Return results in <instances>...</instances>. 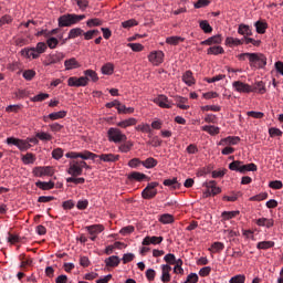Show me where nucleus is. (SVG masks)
Wrapping results in <instances>:
<instances>
[{"instance_id": "nucleus-1", "label": "nucleus", "mask_w": 283, "mask_h": 283, "mask_svg": "<svg viewBox=\"0 0 283 283\" xmlns=\"http://www.w3.org/2000/svg\"><path fill=\"white\" fill-rule=\"evenodd\" d=\"M239 61H249V65L255 70L266 67V55L262 53H241L238 55Z\"/></svg>"}, {"instance_id": "nucleus-2", "label": "nucleus", "mask_w": 283, "mask_h": 283, "mask_svg": "<svg viewBox=\"0 0 283 283\" xmlns=\"http://www.w3.org/2000/svg\"><path fill=\"white\" fill-rule=\"evenodd\" d=\"M85 19V14L66 13L59 18V28H72Z\"/></svg>"}, {"instance_id": "nucleus-3", "label": "nucleus", "mask_w": 283, "mask_h": 283, "mask_svg": "<svg viewBox=\"0 0 283 283\" xmlns=\"http://www.w3.org/2000/svg\"><path fill=\"white\" fill-rule=\"evenodd\" d=\"M230 171H239V174H247V171H258V166L255 164L242 165V161L234 160L229 164Z\"/></svg>"}, {"instance_id": "nucleus-4", "label": "nucleus", "mask_w": 283, "mask_h": 283, "mask_svg": "<svg viewBox=\"0 0 283 283\" xmlns=\"http://www.w3.org/2000/svg\"><path fill=\"white\" fill-rule=\"evenodd\" d=\"M107 138L109 143H127V135L123 134V132L116 127H111L107 130Z\"/></svg>"}, {"instance_id": "nucleus-5", "label": "nucleus", "mask_w": 283, "mask_h": 283, "mask_svg": "<svg viewBox=\"0 0 283 283\" xmlns=\"http://www.w3.org/2000/svg\"><path fill=\"white\" fill-rule=\"evenodd\" d=\"M158 185V181L149 182L146 186V188L142 191V198H144V200H151L156 198V196H158V189H156Z\"/></svg>"}, {"instance_id": "nucleus-6", "label": "nucleus", "mask_w": 283, "mask_h": 283, "mask_svg": "<svg viewBox=\"0 0 283 283\" xmlns=\"http://www.w3.org/2000/svg\"><path fill=\"white\" fill-rule=\"evenodd\" d=\"M232 87H233V90H235V92H239L240 94H251V92H255V90H253V87H251V85H249L242 81L233 82Z\"/></svg>"}, {"instance_id": "nucleus-7", "label": "nucleus", "mask_w": 283, "mask_h": 283, "mask_svg": "<svg viewBox=\"0 0 283 283\" xmlns=\"http://www.w3.org/2000/svg\"><path fill=\"white\" fill-rule=\"evenodd\" d=\"M90 83V78L85 76L76 77L72 76L67 80L69 87H85Z\"/></svg>"}, {"instance_id": "nucleus-8", "label": "nucleus", "mask_w": 283, "mask_h": 283, "mask_svg": "<svg viewBox=\"0 0 283 283\" xmlns=\"http://www.w3.org/2000/svg\"><path fill=\"white\" fill-rule=\"evenodd\" d=\"M67 174L73 177L83 176V169L78 160H72L70 163Z\"/></svg>"}, {"instance_id": "nucleus-9", "label": "nucleus", "mask_w": 283, "mask_h": 283, "mask_svg": "<svg viewBox=\"0 0 283 283\" xmlns=\"http://www.w3.org/2000/svg\"><path fill=\"white\" fill-rule=\"evenodd\" d=\"M148 61L153 65H160L165 61V53L163 51H153L148 55Z\"/></svg>"}, {"instance_id": "nucleus-10", "label": "nucleus", "mask_w": 283, "mask_h": 283, "mask_svg": "<svg viewBox=\"0 0 283 283\" xmlns=\"http://www.w3.org/2000/svg\"><path fill=\"white\" fill-rule=\"evenodd\" d=\"M154 103L164 109H171V102L167 95H159L158 97H155Z\"/></svg>"}, {"instance_id": "nucleus-11", "label": "nucleus", "mask_w": 283, "mask_h": 283, "mask_svg": "<svg viewBox=\"0 0 283 283\" xmlns=\"http://www.w3.org/2000/svg\"><path fill=\"white\" fill-rule=\"evenodd\" d=\"M65 59V55L63 53L56 52L54 54H50L48 57V61L44 62V65H54L56 63H61Z\"/></svg>"}, {"instance_id": "nucleus-12", "label": "nucleus", "mask_w": 283, "mask_h": 283, "mask_svg": "<svg viewBox=\"0 0 283 283\" xmlns=\"http://www.w3.org/2000/svg\"><path fill=\"white\" fill-rule=\"evenodd\" d=\"M171 266L169 264L161 265V282L168 283L171 282Z\"/></svg>"}, {"instance_id": "nucleus-13", "label": "nucleus", "mask_w": 283, "mask_h": 283, "mask_svg": "<svg viewBox=\"0 0 283 283\" xmlns=\"http://www.w3.org/2000/svg\"><path fill=\"white\" fill-rule=\"evenodd\" d=\"M33 174L36 178H42V176H52V167H35Z\"/></svg>"}, {"instance_id": "nucleus-14", "label": "nucleus", "mask_w": 283, "mask_h": 283, "mask_svg": "<svg viewBox=\"0 0 283 283\" xmlns=\"http://www.w3.org/2000/svg\"><path fill=\"white\" fill-rule=\"evenodd\" d=\"M97 158H99V160H102L103 163H118V160H120V155L102 154L97 155Z\"/></svg>"}, {"instance_id": "nucleus-15", "label": "nucleus", "mask_w": 283, "mask_h": 283, "mask_svg": "<svg viewBox=\"0 0 283 283\" xmlns=\"http://www.w3.org/2000/svg\"><path fill=\"white\" fill-rule=\"evenodd\" d=\"M255 224L258 227H265V229H272V227H275V220L269 218H259L256 219Z\"/></svg>"}, {"instance_id": "nucleus-16", "label": "nucleus", "mask_w": 283, "mask_h": 283, "mask_svg": "<svg viewBox=\"0 0 283 283\" xmlns=\"http://www.w3.org/2000/svg\"><path fill=\"white\" fill-rule=\"evenodd\" d=\"M165 240L163 237H146L143 239V247H149V244H160Z\"/></svg>"}, {"instance_id": "nucleus-17", "label": "nucleus", "mask_w": 283, "mask_h": 283, "mask_svg": "<svg viewBox=\"0 0 283 283\" xmlns=\"http://www.w3.org/2000/svg\"><path fill=\"white\" fill-rule=\"evenodd\" d=\"M220 43H222V35L217 34L202 41L201 45H220Z\"/></svg>"}, {"instance_id": "nucleus-18", "label": "nucleus", "mask_w": 283, "mask_h": 283, "mask_svg": "<svg viewBox=\"0 0 283 283\" xmlns=\"http://www.w3.org/2000/svg\"><path fill=\"white\" fill-rule=\"evenodd\" d=\"M66 116H67V112H65V111H59V112H55V113H51V114H49L48 117H44V123H48V119L59 120L61 118H65Z\"/></svg>"}, {"instance_id": "nucleus-19", "label": "nucleus", "mask_w": 283, "mask_h": 283, "mask_svg": "<svg viewBox=\"0 0 283 283\" xmlns=\"http://www.w3.org/2000/svg\"><path fill=\"white\" fill-rule=\"evenodd\" d=\"M64 67L65 70H76L77 67H81V64L76 61V57H71L65 60Z\"/></svg>"}, {"instance_id": "nucleus-20", "label": "nucleus", "mask_w": 283, "mask_h": 283, "mask_svg": "<svg viewBox=\"0 0 283 283\" xmlns=\"http://www.w3.org/2000/svg\"><path fill=\"white\" fill-rule=\"evenodd\" d=\"M138 120L134 117H130L128 119H124L119 123H117V127H122V129H127V127H133V125H136Z\"/></svg>"}, {"instance_id": "nucleus-21", "label": "nucleus", "mask_w": 283, "mask_h": 283, "mask_svg": "<svg viewBox=\"0 0 283 283\" xmlns=\"http://www.w3.org/2000/svg\"><path fill=\"white\" fill-rule=\"evenodd\" d=\"M182 81H184V83H186V85L191 87V85H193L196 83V80L193 78V72L186 71L182 75Z\"/></svg>"}, {"instance_id": "nucleus-22", "label": "nucleus", "mask_w": 283, "mask_h": 283, "mask_svg": "<svg viewBox=\"0 0 283 283\" xmlns=\"http://www.w3.org/2000/svg\"><path fill=\"white\" fill-rule=\"evenodd\" d=\"M77 158H82V160H96V158H98V155L90 150H84L82 153H78Z\"/></svg>"}, {"instance_id": "nucleus-23", "label": "nucleus", "mask_w": 283, "mask_h": 283, "mask_svg": "<svg viewBox=\"0 0 283 283\" xmlns=\"http://www.w3.org/2000/svg\"><path fill=\"white\" fill-rule=\"evenodd\" d=\"M35 186L42 191H50V189H54V181H38Z\"/></svg>"}, {"instance_id": "nucleus-24", "label": "nucleus", "mask_w": 283, "mask_h": 283, "mask_svg": "<svg viewBox=\"0 0 283 283\" xmlns=\"http://www.w3.org/2000/svg\"><path fill=\"white\" fill-rule=\"evenodd\" d=\"M145 178H147V175L139 171H133L128 175V180H137V182H143Z\"/></svg>"}, {"instance_id": "nucleus-25", "label": "nucleus", "mask_w": 283, "mask_h": 283, "mask_svg": "<svg viewBox=\"0 0 283 283\" xmlns=\"http://www.w3.org/2000/svg\"><path fill=\"white\" fill-rule=\"evenodd\" d=\"M103 229L104 228L101 224H93L86 227V230L88 231L90 235H98V233H102Z\"/></svg>"}, {"instance_id": "nucleus-26", "label": "nucleus", "mask_w": 283, "mask_h": 283, "mask_svg": "<svg viewBox=\"0 0 283 283\" xmlns=\"http://www.w3.org/2000/svg\"><path fill=\"white\" fill-rule=\"evenodd\" d=\"M142 165L145 167V169H154V167L158 165V160L154 157H149L146 160H143Z\"/></svg>"}, {"instance_id": "nucleus-27", "label": "nucleus", "mask_w": 283, "mask_h": 283, "mask_svg": "<svg viewBox=\"0 0 283 283\" xmlns=\"http://www.w3.org/2000/svg\"><path fill=\"white\" fill-rule=\"evenodd\" d=\"M238 143H240V137L229 136V137L221 139L219 145H238Z\"/></svg>"}, {"instance_id": "nucleus-28", "label": "nucleus", "mask_w": 283, "mask_h": 283, "mask_svg": "<svg viewBox=\"0 0 283 283\" xmlns=\"http://www.w3.org/2000/svg\"><path fill=\"white\" fill-rule=\"evenodd\" d=\"M199 28L205 32V34H211L213 32V28L207 20H201L199 22Z\"/></svg>"}, {"instance_id": "nucleus-29", "label": "nucleus", "mask_w": 283, "mask_h": 283, "mask_svg": "<svg viewBox=\"0 0 283 283\" xmlns=\"http://www.w3.org/2000/svg\"><path fill=\"white\" fill-rule=\"evenodd\" d=\"M164 185H165V187H170V189H179L180 188V182H178V178L165 179Z\"/></svg>"}, {"instance_id": "nucleus-30", "label": "nucleus", "mask_w": 283, "mask_h": 283, "mask_svg": "<svg viewBox=\"0 0 283 283\" xmlns=\"http://www.w3.org/2000/svg\"><path fill=\"white\" fill-rule=\"evenodd\" d=\"M239 34H242L243 36H252L253 32L251 31V27L247 24H240L238 29Z\"/></svg>"}, {"instance_id": "nucleus-31", "label": "nucleus", "mask_w": 283, "mask_h": 283, "mask_svg": "<svg viewBox=\"0 0 283 283\" xmlns=\"http://www.w3.org/2000/svg\"><path fill=\"white\" fill-rule=\"evenodd\" d=\"M202 132H207L210 136H218L220 134V127L217 126H202Z\"/></svg>"}, {"instance_id": "nucleus-32", "label": "nucleus", "mask_w": 283, "mask_h": 283, "mask_svg": "<svg viewBox=\"0 0 283 283\" xmlns=\"http://www.w3.org/2000/svg\"><path fill=\"white\" fill-rule=\"evenodd\" d=\"M207 54H212L214 56H218V54H224V49L220 45L210 46L207 50Z\"/></svg>"}, {"instance_id": "nucleus-33", "label": "nucleus", "mask_w": 283, "mask_h": 283, "mask_svg": "<svg viewBox=\"0 0 283 283\" xmlns=\"http://www.w3.org/2000/svg\"><path fill=\"white\" fill-rule=\"evenodd\" d=\"M174 216L170 213H164L159 217V222L161 224H174Z\"/></svg>"}, {"instance_id": "nucleus-34", "label": "nucleus", "mask_w": 283, "mask_h": 283, "mask_svg": "<svg viewBox=\"0 0 283 283\" xmlns=\"http://www.w3.org/2000/svg\"><path fill=\"white\" fill-rule=\"evenodd\" d=\"M22 54L23 56H27L28 59L33 57V59H39V54L36 52L35 48H31V49H24L22 50Z\"/></svg>"}, {"instance_id": "nucleus-35", "label": "nucleus", "mask_w": 283, "mask_h": 283, "mask_svg": "<svg viewBox=\"0 0 283 283\" xmlns=\"http://www.w3.org/2000/svg\"><path fill=\"white\" fill-rule=\"evenodd\" d=\"M275 247V242L273 241H261L256 244V249L266 251V249H273Z\"/></svg>"}, {"instance_id": "nucleus-36", "label": "nucleus", "mask_w": 283, "mask_h": 283, "mask_svg": "<svg viewBox=\"0 0 283 283\" xmlns=\"http://www.w3.org/2000/svg\"><path fill=\"white\" fill-rule=\"evenodd\" d=\"M106 266H118L120 264V259L116 255H112L105 260Z\"/></svg>"}, {"instance_id": "nucleus-37", "label": "nucleus", "mask_w": 283, "mask_h": 283, "mask_svg": "<svg viewBox=\"0 0 283 283\" xmlns=\"http://www.w3.org/2000/svg\"><path fill=\"white\" fill-rule=\"evenodd\" d=\"M132 147H134V143L128 140L119 145L118 149L122 154H129V151H132Z\"/></svg>"}, {"instance_id": "nucleus-38", "label": "nucleus", "mask_w": 283, "mask_h": 283, "mask_svg": "<svg viewBox=\"0 0 283 283\" xmlns=\"http://www.w3.org/2000/svg\"><path fill=\"white\" fill-rule=\"evenodd\" d=\"M83 35H84L85 41H92V39H94V36H101V31H98L97 29H94V30L84 32Z\"/></svg>"}, {"instance_id": "nucleus-39", "label": "nucleus", "mask_w": 283, "mask_h": 283, "mask_svg": "<svg viewBox=\"0 0 283 283\" xmlns=\"http://www.w3.org/2000/svg\"><path fill=\"white\" fill-rule=\"evenodd\" d=\"M84 78H91V81H93V83H96V81H98V74L96 73V71L94 70H86L84 71Z\"/></svg>"}, {"instance_id": "nucleus-40", "label": "nucleus", "mask_w": 283, "mask_h": 283, "mask_svg": "<svg viewBox=\"0 0 283 283\" xmlns=\"http://www.w3.org/2000/svg\"><path fill=\"white\" fill-rule=\"evenodd\" d=\"M185 41V38L181 36H169L166 39V43H168V45H178V43H182Z\"/></svg>"}, {"instance_id": "nucleus-41", "label": "nucleus", "mask_w": 283, "mask_h": 283, "mask_svg": "<svg viewBox=\"0 0 283 283\" xmlns=\"http://www.w3.org/2000/svg\"><path fill=\"white\" fill-rule=\"evenodd\" d=\"M209 251H212V253H220V251H224V243L218 241L213 242Z\"/></svg>"}, {"instance_id": "nucleus-42", "label": "nucleus", "mask_w": 283, "mask_h": 283, "mask_svg": "<svg viewBox=\"0 0 283 283\" xmlns=\"http://www.w3.org/2000/svg\"><path fill=\"white\" fill-rule=\"evenodd\" d=\"M83 33L84 31L81 28L71 29L67 39H76L77 36H82Z\"/></svg>"}, {"instance_id": "nucleus-43", "label": "nucleus", "mask_w": 283, "mask_h": 283, "mask_svg": "<svg viewBox=\"0 0 283 283\" xmlns=\"http://www.w3.org/2000/svg\"><path fill=\"white\" fill-rule=\"evenodd\" d=\"M226 43L227 45H230V48H233V45H242V43H244V39L227 38Z\"/></svg>"}, {"instance_id": "nucleus-44", "label": "nucleus", "mask_w": 283, "mask_h": 283, "mask_svg": "<svg viewBox=\"0 0 283 283\" xmlns=\"http://www.w3.org/2000/svg\"><path fill=\"white\" fill-rule=\"evenodd\" d=\"M17 147L18 149H20V151H28V149H30L32 145L29 144L27 139H19Z\"/></svg>"}, {"instance_id": "nucleus-45", "label": "nucleus", "mask_w": 283, "mask_h": 283, "mask_svg": "<svg viewBox=\"0 0 283 283\" xmlns=\"http://www.w3.org/2000/svg\"><path fill=\"white\" fill-rule=\"evenodd\" d=\"M254 25L256 28L258 34H264V32H266V29L269 28V25L265 22H262V21L255 22Z\"/></svg>"}, {"instance_id": "nucleus-46", "label": "nucleus", "mask_w": 283, "mask_h": 283, "mask_svg": "<svg viewBox=\"0 0 283 283\" xmlns=\"http://www.w3.org/2000/svg\"><path fill=\"white\" fill-rule=\"evenodd\" d=\"M34 160H36V157H34V154L32 153H28L22 157L24 165H34Z\"/></svg>"}, {"instance_id": "nucleus-47", "label": "nucleus", "mask_w": 283, "mask_h": 283, "mask_svg": "<svg viewBox=\"0 0 283 283\" xmlns=\"http://www.w3.org/2000/svg\"><path fill=\"white\" fill-rule=\"evenodd\" d=\"M266 198H269V193L261 192L259 195L251 197L250 202H262V200H266Z\"/></svg>"}, {"instance_id": "nucleus-48", "label": "nucleus", "mask_w": 283, "mask_h": 283, "mask_svg": "<svg viewBox=\"0 0 283 283\" xmlns=\"http://www.w3.org/2000/svg\"><path fill=\"white\" fill-rule=\"evenodd\" d=\"M102 74H106L107 76L114 74V64L106 63L102 66Z\"/></svg>"}, {"instance_id": "nucleus-49", "label": "nucleus", "mask_w": 283, "mask_h": 283, "mask_svg": "<svg viewBox=\"0 0 283 283\" xmlns=\"http://www.w3.org/2000/svg\"><path fill=\"white\" fill-rule=\"evenodd\" d=\"M252 90H254V92H259V94H266V86L262 81L256 82Z\"/></svg>"}, {"instance_id": "nucleus-50", "label": "nucleus", "mask_w": 283, "mask_h": 283, "mask_svg": "<svg viewBox=\"0 0 283 283\" xmlns=\"http://www.w3.org/2000/svg\"><path fill=\"white\" fill-rule=\"evenodd\" d=\"M87 28H98V25H103V20L98 18L90 19L86 22Z\"/></svg>"}, {"instance_id": "nucleus-51", "label": "nucleus", "mask_w": 283, "mask_h": 283, "mask_svg": "<svg viewBox=\"0 0 283 283\" xmlns=\"http://www.w3.org/2000/svg\"><path fill=\"white\" fill-rule=\"evenodd\" d=\"M46 98H50V94L48 93H40L31 98L32 103H41L42 101H45Z\"/></svg>"}, {"instance_id": "nucleus-52", "label": "nucleus", "mask_w": 283, "mask_h": 283, "mask_svg": "<svg viewBox=\"0 0 283 283\" xmlns=\"http://www.w3.org/2000/svg\"><path fill=\"white\" fill-rule=\"evenodd\" d=\"M189 99H187V97H178L177 98V106L179 107V109H189V105H187Z\"/></svg>"}, {"instance_id": "nucleus-53", "label": "nucleus", "mask_w": 283, "mask_h": 283, "mask_svg": "<svg viewBox=\"0 0 283 283\" xmlns=\"http://www.w3.org/2000/svg\"><path fill=\"white\" fill-rule=\"evenodd\" d=\"M239 214H240V211H224L222 212L221 217L223 218V220H231Z\"/></svg>"}, {"instance_id": "nucleus-54", "label": "nucleus", "mask_w": 283, "mask_h": 283, "mask_svg": "<svg viewBox=\"0 0 283 283\" xmlns=\"http://www.w3.org/2000/svg\"><path fill=\"white\" fill-rule=\"evenodd\" d=\"M247 282V276L244 274H238L230 279L229 283H244Z\"/></svg>"}, {"instance_id": "nucleus-55", "label": "nucleus", "mask_w": 283, "mask_h": 283, "mask_svg": "<svg viewBox=\"0 0 283 283\" xmlns=\"http://www.w3.org/2000/svg\"><path fill=\"white\" fill-rule=\"evenodd\" d=\"M13 19L11 15L6 14L0 18V28H3V25H10L12 23Z\"/></svg>"}, {"instance_id": "nucleus-56", "label": "nucleus", "mask_w": 283, "mask_h": 283, "mask_svg": "<svg viewBox=\"0 0 283 283\" xmlns=\"http://www.w3.org/2000/svg\"><path fill=\"white\" fill-rule=\"evenodd\" d=\"M56 45H59V40L56 38H49L46 40V48H50V50H56Z\"/></svg>"}, {"instance_id": "nucleus-57", "label": "nucleus", "mask_w": 283, "mask_h": 283, "mask_svg": "<svg viewBox=\"0 0 283 283\" xmlns=\"http://www.w3.org/2000/svg\"><path fill=\"white\" fill-rule=\"evenodd\" d=\"M140 165H143V160L139 158H133L128 161V167L132 169H136L137 167H140Z\"/></svg>"}, {"instance_id": "nucleus-58", "label": "nucleus", "mask_w": 283, "mask_h": 283, "mask_svg": "<svg viewBox=\"0 0 283 283\" xmlns=\"http://www.w3.org/2000/svg\"><path fill=\"white\" fill-rule=\"evenodd\" d=\"M34 49L40 56V54H43L48 50V44L45 42H39Z\"/></svg>"}, {"instance_id": "nucleus-59", "label": "nucleus", "mask_w": 283, "mask_h": 283, "mask_svg": "<svg viewBox=\"0 0 283 283\" xmlns=\"http://www.w3.org/2000/svg\"><path fill=\"white\" fill-rule=\"evenodd\" d=\"M52 158H54V160H61V158H63V148L53 149Z\"/></svg>"}, {"instance_id": "nucleus-60", "label": "nucleus", "mask_w": 283, "mask_h": 283, "mask_svg": "<svg viewBox=\"0 0 283 283\" xmlns=\"http://www.w3.org/2000/svg\"><path fill=\"white\" fill-rule=\"evenodd\" d=\"M127 45L133 52H143V50H145V46L140 43H128Z\"/></svg>"}, {"instance_id": "nucleus-61", "label": "nucleus", "mask_w": 283, "mask_h": 283, "mask_svg": "<svg viewBox=\"0 0 283 283\" xmlns=\"http://www.w3.org/2000/svg\"><path fill=\"white\" fill-rule=\"evenodd\" d=\"M135 25H138V21H136L135 19L122 22V27L125 29L134 28Z\"/></svg>"}, {"instance_id": "nucleus-62", "label": "nucleus", "mask_w": 283, "mask_h": 283, "mask_svg": "<svg viewBox=\"0 0 283 283\" xmlns=\"http://www.w3.org/2000/svg\"><path fill=\"white\" fill-rule=\"evenodd\" d=\"M35 138H39L40 140H52V135L42 132V133H36Z\"/></svg>"}, {"instance_id": "nucleus-63", "label": "nucleus", "mask_w": 283, "mask_h": 283, "mask_svg": "<svg viewBox=\"0 0 283 283\" xmlns=\"http://www.w3.org/2000/svg\"><path fill=\"white\" fill-rule=\"evenodd\" d=\"M164 260L168 263V266H169V264H176V255L175 254L168 253L164 256Z\"/></svg>"}, {"instance_id": "nucleus-64", "label": "nucleus", "mask_w": 283, "mask_h": 283, "mask_svg": "<svg viewBox=\"0 0 283 283\" xmlns=\"http://www.w3.org/2000/svg\"><path fill=\"white\" fill-rule=\"evenodd\" d=\"M198 282V274L196 273H190L187 276L186 283H197Z\"/></svg>"}]
</instances>
